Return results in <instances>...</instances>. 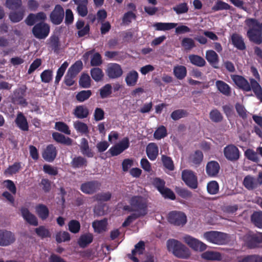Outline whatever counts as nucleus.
Wrapping results in <instances>:
<instances>
[{
	"instance_id": "nucleus-1",
	"label": "nucleus",
	"mask_w": 262,
	"mask_h": 262,
	"mask_svg": "<svg viewBox=\"0 0 262 262\" xmlns=\"http://www.w3.org/2000/svg\"><path fill=\"white\" fill-rule=\"evenodd\" d=\"M249 28L247 35L249 40L257 44L262 43V23H260L255 18H248L245 21Z\"/></svg>"
},
{
	"instance_id": "nucleus-2",
	"label": "nucleus",
	"mask_w": 262,
	"mask_h": 262,
	"mask_svg": "<svg viewBox=\"0 0 262 262\" xmlns=\"http://www.w3.org/2000/svg\"><path fill=\"white\" fill-rule=\"evenodd\" d=\"M166 244L168 250L171 251L175 256L180 258H188L190 256L189 249L179 241L169 239Z\"/></svg>"
},
{
	"instance_id": "nucleus-3",
	"label": "nucleus",
	"mask_w": 262,
	"mask_h": 262,
	"mask_svg": "<svg viewBox=\"0 0 262 262\" xmlns=\"http://www.w3.org/2000/svg\"><path fill=\"white\" fill-rule=\"evenodd\" d=\"M129 204L137 214L143 216L147 213L146 199L141 196H133L129 200Z\"/></svg>"
},
{
	"instance_id": "nucleus-4",
	"label": "nucleus",
	"mask_w": 262,
	"mask_h": 262,
	"mask_svg": "<svg viewBox=\"0 0 262 262\" xmlns=\"http://www.w3.org/2000/svg\"><path fill=\"white\" fill-rule=\"evenodd\" d=\"M204 237L208 242L217 245H224L227 241V234L218 231L206 232L204 233Z\"/></svg>"
},
{
	"instance_id": "nucleus-5",
	"label": "nucleus",
	"mask_w": 262,
	"mask_h": 262,
	"mask_svg": "<svg viewBox=\"0 0 262 262\" xmlns=\"http://www.w3.org/2000/svg\"><path fill=\"white\" fill-rule=\"evenodd\" d=\"M169 223L176 226L183 227L187 223V216L185 213L180 211H171L168 213Z\"/></svg>"
},
{
	"instance_id": "nucleus-6",
	"label": "nucleus",
	"mask_w": 262,
	"mask_h": 262,
	"mask_svg": "<svg viewBox=\"0 0 262 262\" xmlns=\"http://www.w3.org/2000/svg\"><path fill=\"white\" fill-rule=\"evenodd\" d=\"M32 32L36 38L45 39L50 33V26L48 24L43 22L38 23L34 26Z\"/></svg>"
},
{
	"instance_id": "nucleus-7",
	"label": "nucleus",
	"mask_w": 262,
	"mask_h": 262,
	"mask_svg": "<svg viewBox=\"0 0 262 262\" xmlns=\"http://www.w3.org/2000/svg\"><path fill=\"white\" fill-rule=\"evenodd\" d=\"M224 155L228 161L235 162L240 157V151L238 148L233 144H229L224 147Z\"/></svg>"
},
{
	"instance_id": "nucleus-8",
	"label": "nucleus",
	"mask_w": 262,
	"mask_h": 262,
	"mask_svg": "<svg viewBox=\"0 0 262 262\" xmlns=\"http://www.w3.org/2000/svg\"><path fill=\"white\" fill-rule=\"evenodd\" d=\"M182 179L190 188L196 189L198 186V178L191 170H184L182 173Z\"/></svg>"
},
{
	"instance_id": "nucleus-9",
	"label": "nucleus",
	"mask_w": 262,
	"mask_h": 262,
	"mask_svg": "<svg viewBox=\"0 0 262 262\" xmlns=\"http://www.w3.org/2000/svg\"><path fill=\"white\" fill-rule=\"evenodd\" d=\"M183 239L185 243L195 251H203L207 248L205 244L190 235H186Z\"/></svg>"
},
{
	"instance_id": "nucleus-10",
	"label": "nucleus",
	"mask_w": 262,
	"mask_h": 262,
	"mask_svg": "<svg viewBox=\"0 0 262 262\" xmlns=\"http://www.w3.org/2000/svg\"><path fill=\"white\" fill-rule=\"evenodd\" d=\"M64 16V12L62 7L60 5H56L50 13V20L53 24L58 25L62 22Z\"/></svg>"
},
{
	"instance_id": "nucleus-11",
	"label": "nucleus",
	"mask_w": 262,
	"mask_h": 262,
	"mask_svg": "<svg viewBox=\"0 0 262 262\" xmlns=\"http://www.w3.org/2000/svg\"><path fill=\"white\" fill-rule=\"evenodd\" d=\"M106 75L110 79H117L123 74V70L121 66L116 63H110L107 65L106 70Z\"/></svg>"
},
{
	"instance_id": "nucleus-12",
	"label": "nucleus",
	"mask_w": 262,
	"mask_h": 262,
	"mask_svg": "<svg viewBox=\"0 0 262 262\" xmlns=\"http://www.w3.org/2000/svg\"><path fill=\"white\" fill-rule=\"evenodd\" d=\"M245 245L249 249H254L258 247L259 243L258 234L248 232L243 237Z\"/></svg>"
},
{
	"instance_id": "nucleus-13",
	"label": "nucleus",
	"mask_w": 262,
	"mask_h": 262,
	"mask_svg": "<svg viewBox=\"0 0 262 262\" xmlns=\"http://www.w3.org/2000/svg\"><path fill=\"white\" fill-rule=\"evenodd\" d=\"M57 152L56 147L53 144H50L42 150V157L46 161L52 162L56 158Z\"/></svg>"
},
{
	"instance_id": "nucleus-14",
	"label": "nucleus",
	"mask_w": 262,
	"mask_h": 262,
	"mask_svg": "<svg viewBox=\"0 0 262 262\" xmlns=\"http://www.w3.org/2000/svg\"><path fill=\"white\" fill-rule=\"evenodd\" d=\"M231 78L235 85L241 90L245 92L250 91L251 82L243 76L238 75H232Z\"/></svg>"
},
{
	"instance_id": "nucleus-15",
	"label": "nucleus",
	"mask_w": 262,
	"mask_h": 262,
	"mask_svg": "<svg viewBox=\"0 0 262 262\" xmlns=\"http://www.w3.org/2000/svg\"><path fill=\"white\" fill-rule=\"evenodd\" d=\"M101 183L97 181H91L82 183L80 190L85 194H92L100 189Z\"/></svg>"
},
{
	"instance_id": "nucleus-16",
	"label": "nucleus",
	"mask_w": 262,
	"mask_h": 262,
	"mask_svg": "<svg viewBox=\"0 0 262 262\" xmlns=\"http://www.w3.org/2000/svg\"><path fill=\"white\" fill-rule=\"evenodd\" d=\"M14 235L7 230H0V246H7L15 241Z\"/></svg>"
},
{
	"instance_id": "nucleus-17",
	"label": "nucleus",
	"mask_w": 262,
	"mask_h": 262,
	"mask_svg": "<svg viewBox=\"0 0 262 262\" xmlns=\"http://www.w3.org/2000/svg\"><path fill=\"white\" fill-rule=\"evenodd\" d=\"M74 4L77 6L76 11L78 14L81 17H85L88 15L89 4L88 0H72Z\"/></svg>"
},
{
	"instance_id": "nucleus-18",
	"label": "nucleus",
	"mask_w": 262,
	"mask_h": 262,
	"mask_svg": "<svg viewBox=\"0 0 262 262\" xmlns=\"http://www.w3.org/2000/svg\"><path fill=\"white\" fill-rule=\"evenodd\" d=\"M220 170V165L216 161H211L207 163L206 167V172L210 177H216Z\"/></svg>"
},
{
	"instance_id": "nucleus-19",
	"label": "nucleus",
	"mask_w": 262,
	"mask_h": 262,
	"mask_svg": "<svg viewBox=\"0 0 262 262\" xmlns=\"http://www.w3.org/2000/svg\"><path fill=\"white\" fill-rule=\"evenodd\" d=\"M20 210L22 216L27 222L31 225H38V222L37 217L31 213L28 208L23 207Z\"/></svg>"
},
{
	"instance_id": "nucleus-20",
	"label": "nucleus",
	"mask_w": 262,
	"mask_h": 262,
	"mask_svg": "<svg viewBox=\"0 0 262 262\" xmlns=\"http://www.w3.org/2000/svg\"><path fill=\"white\" fill-rule=\"evenodd\" d=\"M231 40L232 45L239 50L243 51L246 49L244 40L242 36L237 33H233L231 36Z\"/></svg>"
},
{
	"instance_id": "nucleus-21",
	"label": "nucleus",
	"mask_w": 262,
	"mask_h": 262,
	"mask_svg": "<svg viewBox=\"0 0 262 262\" xmlns=\"http://www.w3.org/2000/svg\"><path fill=\"white\" fill-rule=\"evenodd\" d=\"M15 122L20 130L25 132L29 130V124L27 118L23 113L18 112L17 113Z\"/></svg>"
},
{
	"instance_id": "nucleus-22",
	"label": "nucleus",
	"mask_w": 262,
	"mask_h": 262,
	"mask_svg": "<svg viewBox=\"0 0 262 262\" xmlns=\"http://www.w3.org/2000/svg\"><path fill=\"white\" fill-rule=\"evenodd\" d=\"M206 59L210 64L214 68H218L219 57L217 53L213 50H208L206 52Z\"/></svg>"
},
{
	"instance_id": "nucleus-23",
	"label": "nucleus",
	"mask_w": 262,
	"mask_h": 262,
	"mask_svg": "<svg viewBox=\"0 0 262 262\" xmlns=\"http://www.w3.org/2000/svg\"><path fill=\"white\" fill-rule=\"evenodd\" d=\"M249 81L251 82L250 91H253L256 97L262 102V88L259 83L254 78H250Z\"/></svg>"
},
{
	"instance_id": "nucleus-24",
	"label": "nucleus",
	"mask_w": 262,
	"mask_h": 262,
	"mask_svg": "<svg viewBox=\"0 0 262 262\" xmlns=\"http://www.w3.org/2000/svg\"><path fill=\"white\" fill-rule=\"evenodd\" d=\"M80 149L81 153L88 158H93L94 156V151L89 147L88 141L84 138L81 140Z\"/></svg>"
},
{
	"instance_id": "nucleus-25",
	"label": "nucleus",
	"mask_w": 262,
	"mask_h": 262,
	"mask_svg": "<svg viewBox=\"0 0 262 262\" xmlns=\"http://www.w3.org/2000/svg\"><path fill=\"white\" fill-rule=\"evenodd\" d=\"M146 152L147 157L150 160H155L157 159L159 153L158 147L156 143H149L146 147Z\"/></svg>"
},
{
	"instance_id": "nucleus-26",
	"label": "nucleus",
	"mask_w": 262,
	"mask_h": 262,
	"mask_svg": "<svg viewBox=\"0 0 262 262\" xmlns=\"http://www.w3.org/2000/svg\"><path fill=\"white\" fill-rule=\"evenodd\" d=\"M93 241L92 234L88 233L82 234L77 241V244L81 248L87 247Z\"/></svg>"
},
{
	"instance_id": "nucleus-27",
	"label": "nucleus",
	"mask_w": 262,
	"mask_h": 262,
	"mask_svg": "<svg viewBox=\"0 0 262 262\" xmlns=\"http://www.w3.org/2000/svg\"><path fill=\"white\" fill-rule=\"evenodd\" d=\"M35 211L38 217L42 221L46 220L49 216L48 207L43 204H39L35 206Z\"/></svg>"
},
{
	"instance_id": "nucleus-28",
	"label": "nucleus",
	"mask_w": 262,
	"mask_h": 262,
	"mask_svg": "<svg viewBox=\"0 0 262 262\" xmlns=\"http://www.w3.org/2000/svg\"><path fill=\"white\" fill-rule=\"evenodd\" d=\"M53 139L57 143L70 146L72 144L73 140L70 137H66L64 135L58 132L52 133Z\"/></svg>"
},
{
	"instance_id": "nucleus-29",
	"label": "nucleus",
	"mask_w": 262,
	"mask_h": 262,
	"mask_svg": "<svg viewBox=\"0 0 262 262\" xmlns=\"http://www.w3.org/2000/svg\"><path fill=\"white\" fill-rule=\"evenodd\" d=\"M88 160L82 156H76L72 160L71 166L74 169L81 168L87 166Z\"/></svg>"
},
{
	"instance_id": "nucleus-30",
	"label": "nucleus",
	"mask_w": 262,
	"mask_h": 262,
	"mask_svg": "<svg viewBox=\"0 0 262 262\" xmlns=\"http://www.w3.org/2000/svg\"><path fill=\"white\" fill-rule=\"evenodd\" d=\"M74 115L78 119H84L89 115V111L86 106L80 105L76 106L73 112Z\"/></svg>"
},
{
	"instance_id": "nucleus-31",
	"label": "nucleus",
	"mask_w": 262,
	"mask_h": 262,
	"mask_svg": "<svg viewBox=\"0 0 262 262\" xmlns=\"http://www.w3.org/2000/svg\"><path fill=\"white\" fill-rule=\"evenodd\" d=\"M216 86L222 94L226 96H229L231 94L230 86L225 82L222 80H217L215 82Z\"/></svg>"
},
{
	"instance_id": "nucleus-32",
	"label": "nucleus",
	"mask_w": 262,
	"mask_h": 262,
	"mask_svg": "<svg viewBox=\"0 0 262 262\" xmlns=\"http://www.w3.org/2000/svg\"><path fill=\"white\" fill-rule=\"evenodd\" d=\"M138 78V72L135 70H132L127 74L125 80L128 86H133L136 84Z\"/></svg>"
},
{
	"instance_id": "nucleus-33",
	"label": "nucleus",
	"mask_w": 262,
	"mask_h": 262,
	"mask_svg": "<svg viewBox=\"0 0 262 262\" xmlns=\"http://www.w3.org/2000/svg\"><path fill=\"white\" fill-rule=\"evenodd\" d=\"M236 262H262V256L257 254L238 256Z\"/></svg>"
},
{
	"instance_id": "nucleus-34",
	"label": "nucleus",
	"mask_w": 262,
	"mask_h": 262,
	"mask_svg": "<svg viewBox=\"0 0 262 262\" xmlns=\"http://www.w3.org/2000/svg\"><path fill=\"white\" fill-rule=\"evenodd\" d=\"M83 69L82 62L79 60L76 61L73 64H72L68 69L67 73L71 75V76L76 77L78 73Z\"/></svg>"
},
{
	"instance_id": "nucleus-35",
	"label": "nucleus",
	"mask_w": 262,
	"mask_h": 262,
	"mask_svg": "<svg viewBox=\"0 0 262 262\" xmlns=\"http://www.w3.org/2000/svg\"><path fill=\"white\" fill-rule=\"evenodd\" d=\"M188 58L191 64L199 67H204L206 63L205 59L201 56L198 55H189Z\"/></svg>"
},
{
	"instance_id": "nucleus-36",
	"label": "nucleus",
	"mask_w": 262,
	"mask_h": 262,
	"mask_svg": "<svg viewBox=\"0 0 262 262\" xmlns=\"http://www.w3.org/2000/svg\"><path fill=\"white\" fill-rule=\"evenodd\" d=\"M173 74L178 79H183L187 75L186 68L181 65L175 66L173 68Z\"/></svg>"
},
{
	"instance_id": "nucleus-37",
	"label": "nucleus",
	"mask_w": 262,
	"mask_h": 262,
	"mask_svg": "<svg viewBox=\"0 0 262 262\" xmlns=\"http://www.w3.org/2000/svg\"><path fill=\"white\" fill-rule=\"evenodd\" d=\"M177 23H156L153 26L158 31H167L174 28L177 26Z\"/></svg>"
},
{
	"instance_id": "nucleus-38",
	"label": "nucleus",
	"mask_w": 262,
	"mask_h": 262,
	"mask_svg": "<svg viewBox=\"0 0 262 262\" xmlns=\"http://www.w3.org/2000/svg\"><path fill=\"white\" fill-rule=\"evenodd\" d=\"M243 185L248 190H251L257 187V182L252 177L247 176L244 179Z\"/></svg>"
},
{
	"instance_id": "nucleus-39",
	"label": "nucleus",
	"mask_w": 262,
	"mask_h": 262,
	"mask_svg": "<svg viewBox=\"0 0 262 262\" xmlns=\"http://www.w3.org/2000/svg\"><path fill=\"white\" fill-rule=\"evenodd\" d=\"M201 257L206 260H219L221 258V254L217 252L207 251L203 253Z\"/></svg>"
},
{
	"instance_id": "nucleus-40",
	"label": "nucleus",
	"mask_w": 262,
	"mask_h": 262,
	"mask_svg": "<svg viewBox=\"0 0 262 262\" xmlns=\"http://www.w3.org/2000/svg\"><path fill=\"white\" fill-rule=\"evenodd\" d=\"M107 225V220L106 219H104L100 221H95L92 224V226L95 231L100 233L105 230Z\"/></svg>"
},
{
	"instance_id": "nucleus-41",
	"label": "nucleus",
	"mask_w": 262,
	"mask_h": 262,
	"mask_svg": "<svg viewBox=\"0 0 262 262\" xmlns=\"http://www.w3.org/2000/svg\"><path fill=\"white\" fill-rule=\"evenodd\" d=\"M90 74L92 78L96 82L101 81L104 76L102 69L98 67L92 68L90 71Z\"/></svg>"
},
{
	"instance_id": "nucleus-42",
	"label": "nucleus",
	"mask_w": 262,
	"mask_h": 262,
	"mask_svg": "<svg viewBox=\"0 0 262 262\" xmlns=\"http://www.w3.org/2000/svg\"><path fill=\"white\" fill-rule=\"evenodd\" d=\"M26 90L23 88L19 89L15 94V98L18 103L24 106L28 105V102L26 99L24 98Z\"/></svg>"
},
{
	"instance_id": "nucleus-43",
	"label": "nucleus",
	"mask_w": 262,
	"mask_h": 262,
	"mask_svg": "<svg viewBox=\"0 0 262 262\" xmlns=\"http://www.w3.org/2000/svg\"><path fill=\"white\" fill-rule=\"evenodd\" d=\"M161 161L164 167L169 171H173L174 169V166L172 159L167 156L162 155Z\"/></svg>"
},
{
	"instance_id": "nucleus-44",
	"label": "nucleus",
	"mask_w": 262,
	"mask_h": 262,
	"mask_svg": "<svg viewBox=\"0 0 262 262\" xmlns=\"http://www.w3.org/2000/svg\"><path fill=\"white\" fill-rule=\"evenodd\" d=\"M100 97L101 99H105L110 97L112 93V86L111 84L107 83L103 86L99 90Z\"/></svg>"
},
{
	"instance_id": "nucleus-45",
	"label": "nucleus",
	"mask_w": 262,
	"mask_h": 262,
	"mask_svg": "<svg viewBox=\"0 0 262 262\" xmlns=\"http://www.w3.org/2000/svg\"><path fill=\"white\" fill-rule=\"evenodd\" d=\"M92 95L91 90H82L79 92L76 95V100L79 102H82L88 100Z\"/></svg>"
},
{
	"instance_id": "nucleus-46",
	"label": "nucleus",
	"mask_w": 262,
	"mask_h": 262,
	"mask_svg": "<svg viewBox=\"0 0 262 262\" xmlns=\"http://www.w3.org/2000/svg\"><path fill=\"white\" fill-rule=\"evenodd\" d=\"M91 82L89 75L88 74L83 73L79 78V84L81 88L87 89L91 86Z\"/></svg>"
},
{
	"instance_id": "nucleus-47",
	"label": "nucleus",
	"mask_w": 262,
	"mask_h": 262,
	"mask_svg": "<svg viewBox=\"0 0 262 262\" xmlns=\"http://www.w3.org/2000/svg\"><path fill=\"white\" fill-rule=\"evenodd\" d=\"M251 221L255 226L262 228V212H254L251 215Z\"/></svg>"
},
{
	"instance_id": "nucleus-48",
	"label": "nucleus",
	"mask_w": 262,
	"mask_h": 262,
	"mask_svg": "<svg viewBox=\"0 0 262 262\" xmlns=\"http://www.w3.org/2000/svg\"><path fill=\"white\" fill-rule=\"evenodd\" d=\"M74 127L77 132L82 134H86L89 133V128L86 124L80 121H76L74 122Z\"/></svg>"
},
{
	"instance_id": "nucleus-49",
	"label": "nucleus",
	"mask_w": 262,
	"mask_h": 262,
	"mask_svg": "<svg viewBox=\"0 0 262 262\" xmlns=\"http://www.w3.org/2000/svg\"><path fill=\"white\" fill-rule=\"evenodd\" d=\"M24 10H21L18 11L11 12L9 14V18L12 23H18L21 21L24 16Z\"/></svg>"
},
{
	"instance_id": "nucleus-50",
	"label": "nucleus",
	"mask_w": 262,
	"mask_h": 262,
	"mask_svg": "<svg viewBox=\"0 0 262 262\" xmlns=\"http://www.w3.org/2000/svg\"><path fill=\"white\" fill-rule=\"evenodd\" d=\"M21 168V162H15L13 165H10L5 171L6 174L13 175L17 173Z\"/></svg>"
},
{
	"instance_id": "nucleus-51",
	"label": "nucleus",
	"mask_w": 262,
	"mask_h": 262,
	"mask_svg": "<svg viewBox=\"0 0 262 262\" xmlns=\"http://www.w3.org/2000/svg\"><path fill=\"white\" fill-rule=\"evenodd\" d=\"M209 118L212 122L215 123L220 122L223 119V115L217 109L211 111L209 113Z\"/></svg>"
},
{
	"instance_id": "nucleus-52",
	"label": "nucleus",
	"mask_w": 262,
	"mask_h": 262,
	"mask_svg": "<svg viewBox=\"0 0 262 262\" xmlns=\"http://www.w3.org/2000/svg\"><path fill=\"white\" fill-rule=\"evenodd\" d=\"M36 234L41 238L50 237L51 234L49 230L43 226H40L35 229Z\"/></svg>"
},
{
	"instance_id": "nucleus-53",
	"label": "nucleus",
	"mask_w": 262,
	"mask_h": 262,
	"mask_svg": "<svg viewBox=\"0 0 262 262\" xmlns=\"http://www.w3.org/2000/svg\"><path fill=\"white\" fill-rule=\"evenodd\" d=\"M136 17L135 13L132 11H129L124 14L122 18V24L128 25L132 23V20H135Z\"/></svg>"
},
{
	"instance_id": "nucleus-54",
	"label": "nucleus",
	"mask_w": 262,
	"mask_h": 262,
	"mask_svg": "<svg viewBox=\"0 0 262 262\" xmlns=\"http://www.w3.org/2000/svg\"><path fill=\"white\" fill-rule=\"evenodd\" d=\"M167 135V132L166 128L163 125H161L158 127L154 134V137L157 140L164 138Z\"/></svg>"
},
{
	"instance_id": "nucleus-55",
	"label": "nucleus",
	"mask_w": 262,
	"mask_h": 262,
	"mask_svg": "<svg viewBox=\"0 0 262 262\" xmlns=\"http://www.w3.org/2000/svg\"><path fill=\"white\" fill-rule=\"evenodd\" d=\"M207 190L208 193L210 194H215L219 191V185L215 181H212L208 183L207 185Z\"/></svg>"
},
{
	"instance_id": "nucleus-56",
	"label": "nucleus",
	"mask_w": 262,
	"mask_h": 262,
	"mask_svg": "<svg viewBox=\"0 0 262 262\" xmlns=\"http://www.w3.org/2000/svg\"><path fill=\"white\" fill-rule=\"evenodd\" d=\"M103 60L101 55L98 52L93 54L91 59V66L93 67H98L102 64Z\"/></svg>"
},
{
	"instance_id": "nucleus-57",
	"label": "nucleus",
	"mask_w": 262,
	"mask_h": 262,
	"mask_svg": "<svg viewBox=\"0 0 262 262\" xmlns=\"http://www.w3.org/2000/svg\"><path fill=\"white\" fill-rule=\"evenodd\" d=\"M56 241L58 243L69 241L71 239L70 234L67 231H60L56 234Z\"/></svg>"
},
{
	"instance_id": "nucleus-58",
	"label": "nucleus",
	"mask_w": 262,
	"mask_h": 262,
	"mask_svg": "<svg viewBox=\"0 0 262 262\" xmlns=\"http://www.w3.org/2000/svg\"><path fill=\"white\" fill-rule=\"evenodd\" d=\"M80 227L81 226L79 222L75 220H71L68 223L69 231L74 234L77 233L79 232Z\"/></svg>"
},
{
	"instance_id": "nucleus-59",
	"label": "nucleus",
	"mask_w": 262,
	"mask_h": 262,
	"mask_svg": "<svg viewBox=\"0 0 262 262\" xmlns=\"http://www.w3.org/2000/svg\"><path fill=\"white\" fill-rule=\"evenodd\" d=\"M231 7L228 4L222 1H218L212 7V10L213 11H218L223 10H230Z\"/></svg>"
},
{
	"instance_id": "nucleus-60",
	"label": "nucleus",
	"mask_w": 262,
	"mask_h": 262,
	"mask_svg": "<svg viewBox=\"0 0 262 262\" xmlns=\"http://www.w3.org/2000/svg\"><path fill=\"white\" fill-rule=\"evenodd\" d=\"M21 0H6L5 5L10 10H17L21 6Z\"/></svg>"
},
{
	"instance_id": "nucleus-61",
	"label": "nucleus",
	"mask_w": 262,
	"mask_h": 262,
	"mask_svg": "<svg viewBox=\"0 0 262 262\" xmlns=\"http://www.w3.org/2000/svg\"><path fill=\"white\" fill-rule=\"evenodd\" d=\"M203 152L199 150H196L190 158L191 162L195 165H199L203 161Z\"/></svg>"
},
{
	"instance_id": "nucleus-62",
	"label": "nucleus",
	"mask_w": 262,
	"mask_h": 262,
	"mask_svg": "<svg viewBox=\"0 0 262 262\" xmlns=\"http://www.w3.org/2000/svg\"><path fill=\"white\" fill-rule=\"evenodd\" d=\"M188 113L184 110L179 109L174 111L171 114V118L174 121L178 120L182 118L186 117Z\"/></svg>"
},
{
	"instance_id": "nucleus-63",
	"label": "nucleus",
	"mask_w": 262,
	"mask_h": 262,
	"mask_svg": "<svg viewBox=\"0 0 262 262\" xmlns=\"http://www.w3.org/2000/svg\"><path fill=\"white\" fill-rule=\"evenodd\" d=\"M53 72L51 70H46L40 74V78L42 82L49 83L52 79Z\"/></svg>"
},
{
	"instance_id": "nucleus-64",
	"label": "nucleus",
	"mask_w": 262,
	"mask_h": 262,
	"mask_svg": "<svg viewBox=\"0 0 262 262\" xmlns=\"http://www.w3.org/2000/svg\"><path fill=\"white\" fill-rule=\"evenodd\" d=\"M55 128L67 135L71 134V130L69 129L68 125L63 122H57L55 123Z\"/></svg>"
}]
</instances>
